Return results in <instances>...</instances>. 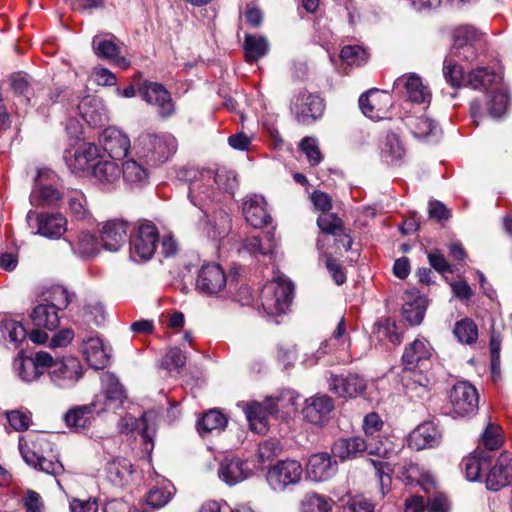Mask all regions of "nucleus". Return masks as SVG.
Segmentation results:
<instances>
[{
    "mask_svg": "<svg viewBox=\"0 0 512 512\" xmlns=\"http://www.w3.org/2000/svg\"><path fill=\"white\" fill-rule=\"evenodd\" d=\"M103 149L113 159L124 158L130 149V139L116 127L106 128L99 137Z\"/></svg>",
    "mask_w": 512,
    "mask_h": 512,
    "instance_id": "24",
    "label": "nucleus"
},
{
    "mask_svg": "<svg viewBox=\"0 0 512 512\" xmlns=\"http://www.w3.org/2000/svg\"><path fill=\"white\" fill-rule=\"evenodd\" d=\"M441 440V433L433 422L420 424L409 436V447L423 450L437 446Z\"/></svg>",
    "mask_w": 512,
    "mask_h": 512,
    "instance_id": "28",
    "label": "nucleus"
},
{
    "mask_svg": "<svg viewBox=\"0 0 512 512\" xmlns=\"http://www.w3.org/2000/svg\"><path fill=\"white\" fill-rule=\"evenodd\" d=\"M92 174L101 185L111 187L120 180L121 169L114 161H97L93 166Z\"/></svg>",
    "mask_w": 512,
    "mask_h": 512,
    "instance_id": "40",
    "label": "nucleus"
},
{
    "mask_svg": "<svg viewBox=\"0 0 512 512\" xmlns=\"http://www.w3.org/2000/svg\"><path fill=\"white\" fill-rule=\"evenodd\" d=\"M265 478L272 491L283 493L302 481L303 467L294 459L278 460L268 467Z\"/></svg>",
    "mask_w": 512,
    "mask_h": 512,
    "instance_id": "3",
    "label": "nucleus"
},
{
    "mask_svg": "<svg viewBox=\"0 0 512 512\" xmlns=\"http://www.w3.org/2000/svg\"><path fill=\"white\" fill-rule=\"evenodd\" d=\"M433 348L426 339H415L406 346L403 355V365H414L428 368Z\"/></svg>",
    "mask_w": 512,
    "mask_h": 512,
    "instance_id": "31",
    "label": "nucleus"
},
{
    "mask_svg": "<svg viewBox=\"0 0 512 512\" xmlns=\"http://www.w3.org/2000/svg\"><path fill=\"white\" fill-rule=\"evenodd\" d=\"M0 332L4 339H8L17 348L26 339L27 332L20 321L4 316L0 320Z\"/></svg>",
    "mask_w": 512,
    "mask_h": 512,
    "instance_id": "44",
    "label": "nucleus"
},
{
    "mask_svg": "<svg viewBox=\"0 0 512 512\" xmlns=\"http://www.w3.org/2000/svg\"><path fill=\"white\" fill-rule=\"evenodd\" d=\"M266 201L260 195L250 196L243 203V213L246 221L255 228L266 225L271 217L266 208Z\"/></svg>",
    "mask_w": 512,
    "mask_h": 512,
    "instance_id": "32",
    "label": "nucleus"
},
{
    "mask_svg": "<svg viewBox=\"0 0 512 512\" xmlns=\"http://www.w3.org/2000/svg\"><path fill=\"white\" fill-rule=\"evenodd\" d=\"M383 427V421L377 413H369L365 416L363 421V429L367 439L372 440L373 443H377L378 440L386 441L387 446L391 449L390 444L386 438L380 437L379 435L374 436Z\"/></svg>",
    "mask_w": 512,
    "mask_h": 512,
    "instance_id": "59",
    "label": "nucleus"
},
{
    "mask_svg": "<svg viewBox=\"0 0 512 512\" xmlns=\"http://www.w3.org/2000/svg\"><path fill=\"white\" fill-rule=\"evenodd\" d=\"M99 232L103 248L118 251L126 243L128 222L123 219L108 220L102 224Z\"/></svg>",
    "mask_w": 512,
    "mask_h": 512,
    "instance_id": "16",
    "label": "nucleus"
},
{
    "mask_svg": "<svg viewBox=\"0 0 512 512\" xmlns=\"http://www.w3.org/2000/svg\"><path fill=\"white\" fill-rule=\"evenodd\" d=\"M453 333L458 341L462 344H473L478 339V327L469 318L456 322Z\"/></svg>",
    "mask_w": 512,
    "mask_h": 512,
    "instance_id": "54",
    "label": "nucleus"
},
{
    "mask_svg": "<svg viewBox=\"0 0 512 512\" xmlns=\"http://www.w3.org/2000/svg\"><path fill=\"white\" fill-rule=\"evenodd\" d=\"M351 348V339L349 332L347 330V325L344 317H341L339 322L337 323L336 328L332 332V335L329 339L322 342L321 346L317 351V358L314 361H311L309 364L314 365L318 362L319 358H321L324 354L338 351L341 353V361L348 363L352 360L350 354Z\"/></svg>",
    "mask_w": 512,
    "mask_h": 512,
    "instance_id": "11",
    "label": "nucleus"
},
{
    "mask_svg": "<svg viewBox=\"0 0 512 512\" xmlns=\"http://www.w3.org/2000/svg\"><path fill=\"white\" fill-rule=\"evenodd\" d=\"M402 316L412 326L420 325L427 309V299L417 290L406 291L403 297Z\"/></svg>",
    "mask_w": 512,
    "mask_h": 512,
    "instance_id": "25",
    "label": "nucleus"
},
{
    "mask_svg": "<svg viewBox=\"0 0 512 512\" xmlns=\"http://www.w3.org/2000/svg\"><path fill=\"white\" fill-rule=\"evenodd\" d=\"M340 57L343 62L350 66H360L367 62L368 53L362 46L347 45L342 48Z\"/></svg>",
    "mask_w": 512,
    "mask_h": 512,
    "instance_id": "57",
    "label": "nucleus"
},
{
    "mask_svg": "<svg viewBox=\"0 0 512 512\" xmlns=\"http://www.w3.org/2000/svg\"><path fill=\"white\" fill-rule=\"evenodd\" d=\"M382 155L387 162L396 163L405 156V148L399 136L395 133H388L382 148Z\"/></svg>",
    "mask_w": 512,
    "mask_h": 512,
    "instance_id": "52",
    "label": "nucleus"
},
{
    "mask_svg": "<svg viewBox=\"0 0 512 512\" xmlns=\"http://www.w3.org/2000/svg\"><path fill=\"white\" fill-rule=\"evenodd\" d=\"M5 415L9 425L14 431H25L32 423L31 413L29 411L12 410L5 412Z\"/></svg>",
    "mask_w": 512,
    "mask_h": 512,
    "instance_id": "62",
    "label": "nucleus"
},
{
    "mask_svg": "<svg viewBox=\"0 0 512 512\" xmlns=\"http://www.w3.org/2000/svg\"><path fill=\"white\" fill-rule=\"evenodd\" d=\"M33 325L50 331L55 330L60 324L59 312L48 303L35 306L30 314Z\"/></svg>",
    "mask_w": 512,
    "mask_h": 512,
    "instance_id": "38",
    "label": "nucleus"
},
{
    "mask_svg": "<svg viewBox=\"0 0 512 512\" xmlns=\"http://www.w3.org/2000/svg\"><path fill=\"white\" fill-rule=\"evenodd\" d=\"M68 206L77 219H85L89 215L86 197L80 191L71 192L68 198Z\"/></svg>",
    "mask_w": 512,
    "mask_h": 512,
    "instance_id": "64",
    "label": "nucleus"
},
{
    "mask_svg": "<svg viewBox=\"0 0 512 512\" xmlns=\"http://www.w3.org/2000/svg\"><path fill=\"white\" fill-rule=\"evenodd\" d=\"M126 398L125 390L118 380L110 377L108 379L107 388L103 395L105 401L104 407L100 408L104 410H115L121 406L123 400Z\"/></svg>",
    "mask_w": 512,
    "mask_h": 512,
    "instance_id": "46",
    "label": "nucleus"
},
{
    "mask_svg": "<svg viewBox=\"0 0 512 512\" xmlns=\"http://www.w3.org/2000/svg\"><path fill=\"white\" fill-rule=\"evenodd\" d=\"M443 75L447 83L453 88L460 87L464 82L462 67L451 59H445L443 64Z\"/></svg>",
    "mask_w": 512,
    "mask_h": 512,
    "instance_id": "61",
    "label": "nucleus"
},
{
    "mask_svg": "<svg viewBox=\"0 0 512 512\" xmlns=\"http://www.w3.org/2000/svg\"><path fill=\"white\" fill-rule=\"evenodd\" d=\"M9 87L13 95L25 106L32 105L34 88L32 78L24 72H15L9 76Z\"/></svg>",
    "mask_w": 512,
    "mask_h": 512,
    "instance_id": "37",
    "label": "nucleus"
},
{
    "mask_svg": "<svg viewBox=\"0 0 512 512\" xmlns=\"http://www.w3.org/2000/svg\"><path fill=\"white\" fill-rule=\"evenodd\" d=\"M136 155L151 166H157L170 159L177 150V140L169 133L141 134L135 144Z\"/></svg>",
    "mask_w": 512,
    "mask_h": 512,
    "instance_id": "1",
    "label": "nucleus"
},
{
    "mask_svg": "<svg viewBox=\"0 0 512 512\" xmlns=\"http://www.w3.org/2000/svg\"><path fill=\"white\" fill-rule=\"evenodd\" d=\"M251 474L247 463L238 457H226L219 466V478L229 486L236 485Z\"/></svg>",
    "mask_w": 512,
    "mask_h": 512,
    "instance_id": "26",
    "label": "nucleus"
},
{
    "mask_svg": "<svg viewBox=\"0 0 512 512\" xmlns=\"http://www.w3.org/2000/svg\"><path fill=\"white\" fill-rule=\"evenodd\" d=\"M234 276L228 281L222 267L216 263L203 264L197 274L196 288L202 293L215 295L227 285L232 290Z\"/></svg>",
    "mask_w": 512,
    "mask_h": 512,
    "instance_id": "9",
    "label": "nucleus"
},
{
    "mask_svg": "<svg viewBox=\"0 0 512 512\" xmlns=\"http://www.w3.org/2000/svg\"><path fill=\"white\" fill-rule=\"evenodd\" d=\"M403 386L410 391L418 389L426 390L432 384V377L428 373V368L414 365H404L400 374Z\"/></svg>",
    "mask_w": 512,
    "mask_h": 512,
    "instance_id": "35",
    "label": "nucleus"
},
{
    "mask_svg": "<svg viewBox=\"0 0 512 512\" xmlns=\"http://www.w3.org/2000/svg\"><path fill=\"white\" fill-rule=\"evenodd\" d=\"M293 290V284L283 277H277L268 282L260 294L264 311L268 315L285 313L292 302Z\"/></svg>",
    "mask_w": 512,
    "mask_h": 512,
    "instance_id": "4",
    "label": "nucleus"
},
{
    "mask_svg": "<svg viewBox=\"0 0 512 512\" xmlns=\"http://www.w3.org/2000/svg\"><path fill=\"white\" fill-rule=\"evenodd\" d=\"M159 242V233L157 227L149 222L144 221L138 224L130 238L131 257L140 260L150 259Z\"/></svg>",
    "mask_w": 512,
    "mask_h": 512,
    "instance_id": "6",
    "label": "nucleus"
},
{
    "mask_svg": "<svg viewBox=\"0 0 512 512\" xmlns=\"http://www.w3.org/2000/svg\"><path fill=\"white\" fill-rule=\"evenodd\" d=\"M272 399L274 413H282L290 415L298 410L300 403V396L297 392L291 389L280 391L277 395L269 397Z\"/></svg>",
    "mask_w": 512,
    "mask_h": 512,
    "instance_id": "41",
    "label": "nucleus"
},
{
    "mask_svg": "<svg viewBox=\"0 0 512 512\" xmlns=\"http://www.w3.org/2000/svg\"><path fill=\"white\" fill-rule=\"evenodd\" d=\"M290 111L297 122L311 124L322 116L324 103L318 95L301 90L292 98Z\"/></svg>",
    "mask_w": 512,
    "mask_h": 512,
    "instance_id": "7",
    "label": "nucleus"
},
{
    "mask_svg": "<svg viewBox=\"0 0 512 512\" xmlns=\"http://www.w3.org/2000/svg\"><path fill=\"white\" fill-rule=\"evenodd\" d=\"M154 419V411H146L139 418H135L132 415H126L120 422V430L124 433L138 431L147 441L150 439L148 434L149 422Z\"/></svg>",
    "mask_w": 512,
    "mask_h": 512,
    "instance_id": "42",
    "label": "nucleus"
},
{
    "mask_svg": "<svg viewBox=\"0 0 512 512\" xmlns=\"http://www.w3.org/2000/svg\"><path fill=\"white\" fill-rule=\"evenodd\" d=\"M19 451L23 460L34 469L42 471L46 474L58 476L63 473L64 466L56 458H47L43 455L38 454L35 450H32L24 442V438H19Z\"/></svg>",
    "mask_w": 512,
    "mask_h": 512,
    "instance_id": "20",
    "label": "nucleus"
},
{
    "mask_svg": "<svg viewBox=\"0 0 512 512\" xmlns=\"http://www.w3.org/2000/svg\"><path fill=\"white\" fill-rule=\"evenodd\" d=\"M394 88L405 89L408 98L415 103H425L430 99V92L416 74L403 75L394 82Z\"/></svg>",
    "mask_w": 512,
    "mask_h": 512,
    "instance_id": "33",
    "label": "nucleus"
},
{
    "mask_svg": "<svg viewBox=\"0 0 512 512\" xmlns=\"http://www.w3.org/2000/svg\"><path fill=\"white\" fill-rule=\"evenodd\" d=\"M326 239L319 238L317 240V249L325 257L326 267L328 271L331 273L335 283L337 285H342L346 281V275L343 272L341 265L334 259L330 254L327 253L326 249Z\"/></svg>",
    "mask_w": 512,
    "mask_h": 512,
    "instance_id": "56",
    "label": "nucleus"
},
{
    "mask_svg": "<svg viewBox=\"0 0 512 512\" xmlns=\"http://www.w3.org/2000/svg\"><path fill=\"white\" fill-rule=\"evenodd\" d=\"M333 409L334 402L331 397L326 394H317L306 400L303 415L311 424L323 425L328 421Z\"/></svg>",
    "mask_w": 512,
    "mask_h": 512,
    "instance_id": "23",
    "label": "nucleus"
},
{
    "mask_svg": "<svg viewBox=\"0 0 512 512\" xmlns=\"http://www.w3.org/2000/svg\"><path fill=\"white\" fill-rule=\"evenodd\" d=\"M213 183H215L219 189L230 194H233L238 186L236 173L225 168L218 169L216 173L213 174Z\"/></svg>",
    "mask_w": 512,
    "mask_h": 512,
    "instance_id": "60",
    "label": "nucleus"
},
{
    "mask_svg": "<svg viewBox=\"0 0 512 512\" xmlns=\"http://www.w3.org/2000/svg\"><path fill=\"white\" fill-rule=\"evenodd\" d=\"M461 465L467 480L478 481L483 472L491 466V454L478 447L470 455L463 458Z\"/></svg>",
    "mask_w": 512,
    "mask_h": 512,
    "instance_id": "30",
    "label": "nucleus"
},
{
    "mask_svg": "<svg viewBox=\"0 0 512 512\" xmlns=\"http://www.w3.org/2000/svg\"><path fill=\"white\" fill-rule=\"evenodd\" d=\"M51 363L52 355L46 351H39L33 357H23L19 353L13 366L23 381L32 382L37 380Z\"/></svg>",
    "mask_w": 512,
    "mask_h": 512,
    "instance_id": "13",
    "label": "nucleus"
},
{
    "mask_svg": "<svg viewBox=\"0 0 512 512\" xmlns=\"http://www.w3.org/2000/svg\"><path fill=\"white\" fill-rule=\"evenodd\" d=\"M94 53L103 59L114 61L122 67H127L128 62L124 57L119 56V47L113 40V36L96 35L92 40Z\"/></svg>",
    "mask_w": 512,
    "mask_h": 512,
    "instance_id": "36",
    "label": "nucleus"
},
{
    "mask_svg": "<svg viewBox=\"0 0 512 512\" xmlns=\"http://www.w3.org/2000/svg\"><path fill=\"white\" fill-rule=\"evenodd\" d=\"M51 382L58 388H73L83 377L84 368L80 360L74 356L55 359L47 367Z\"/></svg>",
    "mask_w": 512,
    "mask_h": 512,
    "instance_id": "5",
    "label": "nucleus"
},
{
    "mask_svg": "<svg viewBox=\"0 0 512 512\" xmlns=\"http://www.w3.org/2000/svg\"><path fill=\"white\" fill-rule=\"evenodd\" d=\"M227 424V418L219 410L212 409L206 412L197 423L198 432L203 435L214 430H222Z\"/></svg>",
    "mask_w": 512,
    "mask_h": 512,
    "instance_id": "51",
    "label": "nucleus"
},
{
    "mask_svg": "<svg viewBox=\"0 0 512 512\" xmlns=\"http://www.w3.org/2000/svg\"><path fill=\"white\" fill-rule=\"evenodd\" d=\"M498 76L495 72L488 70L485 67H478L468 74L467 84L473 89H488Z\"/></svg>",
    "mask_w": 512,
    "mask_h": 512,
    "instance_id": "55",
    "label": "nucleus"
},
{
    "mask_svg": "<svg viewBox=\"0 0 512 512\" xmlns=\"http://www.w3.org/2000/svg\"><path fill=\"white\" fill-rule=\"evenodd\" d=\"M365 452L369 455L386 458L390 453V448L386 441L380 439L377 443H373L372 440L363 439L360 436L338 439L332 446L333 455L342 461L357 458Z\"/></svg>",
    "mask_w": 512,
    "mask_h": 512,
    "instance_id": "2",
    "label": "nucleus"
},
{
    "mask_svg": "<svg viewBox=\"0 0 512 512\" xmlns=\"http://www.w3.org/2000/svg\"><path fill=\"white\" fill-rule=\"evenodd\" d=\"M327 383L329 391L343 399L356 398L362 395L367 388L366 380L357 373L347 375L331 373Z\"/></svg>",
    "mask_w": 512,
    "mask_h": 512,
    "instance_id": "12",
    "label": "nucleus"
},
{
    "mask_svg": "<svg viewBox=\"0 0 512 512\" xmlns=\"http://www.w3.org/2000/svg\"><path fill=\"white\" fill-rule=\"evenodd\" d=\"M337 462L327 452L312 454L306 464L307 477L314 482H324L337 472Z\"/></svg>",
    "mask_w": 512,
    "mask_h": 512,
    "instance_id": "19",
    "label": "nucleus"
},
{
    "mask_svg": "<svg viewBox=\"0 0 512 512\" xmlns=\"http://www.w3.org/2000/svg\"><path fill=\"white\" fill-rule=\"evenodd\" d=\"M120 169L123 180L130 186H142L148 181V170L133 159L125 161Z\"/></svg>",
    "mask_w": 512,
    "mask_h": 512,
    "instance_id": "43",
    "label": "nucleus"
},
{
    "mask_svg": "<svg viewBox=\"0 0 512 512\" xmlns=\"http://www.w3.org/2000/svg\"><path fill=\"white\" fill-rule=\"evenodd\" d=\"M244 49L246 61L253 63L268 53L269 43L263 36L246 35Z\"/></svg>",
    "mask_w": 512,
    "mask_h": 512,
    "instance_id": "45",
    "label": "nucleus"
},
{
    "mask_svg": "<svg viewBox=\"0 0 512 512\" xmlns=\"http://www.w3.org/2000/svg\"><path fill=\"white\" fill-rule=\"evenodd\" d=\"M333 501L316 492L305 495L301 508L302 512H332Z\"/></svg>",
    "mask_w": 512,
    "mask_h": 512,
    "instance_id": "53",
    "label": "nucleus"
},
{
    "mask_svg": "<svg viewBox=\"0 0 512 512\" xmlns=\"http://www.w3.org/2000/svg\"><path fill=\"white\" fill-rule=\"evenodd\" d=\"M450 403L454 415L465 417L478 410L479 396L476 388L466 381L456 383L450 391Z\"/></svg>",
    "mask_w": 512,
    "mask_h": 512,
    "instance_id": "10",
    "label": "nucleus"
},
{
    "mask_svg": "<svg viewBox=\"0 0 512 512\" xmlns=\"http://www.w3.org/2000/svg\"><path fill=\"white\" fill-rule=\"evenodd\" d=\"M175 493L174 486L167 482L162 487H155L148 491L146 495V505L152 509H159L165 506Z\"/></svg>",
    "mask_w": 512,
    "mask_h": 512,
    "instance_id": "50",
    "label": "nucleus"
},
{
    "mask_svg": "<svg viewBox=\"0 0 512 512\" xmlns=\"http://www.w3.org/2000/svg\"><path fill=\"white\" fill-rule=\"evenodd\" d=\"M71 247L75 254L83 258L93 257L100 251L97 238L87 231L80 232L76 244H71Z\"/></svg>",
    "mask_w": 512,
    "mask_h": 512,
    "instance_id": "48",
    "label": "nucleus"
},
{
    "mask_svg": "<svg viewBox=\"0 0 512 512\" xmlns=\"http://www.w3.org/2000/svg\"><path fill=\"white\" fill-rule=\"evenodd\" d=\"M480 443L488 452L500 448L503 444L500 426L489 423L482 433Z\"/></svg>",
    "mask_w": 512,
    "mask_h": 512,
    "instance_id": "58",
    "label": "nucleus"
},
{
    "mask_svg": "<svg viewBox=\"0 0 512 512\" xmlns=\"http://www.w3.org/2000/svg\"><path fill=\"white\" fill-rule=\"evenodd\" d=\"M508 95L504 91L494 92L487 103L489 115L493 118H500L507 110Z\"/></svg>",
    "mask_w": 512,
    "mask_h": 512,
    "instance_id": "63",
    "label": "nucleus"
},
{
    "mask_svg": "<svg viewBox=\"0 0 512 512\" xmlns=\"http://www.w3.org/2000/svg\"><path fill=\"white\" fill-rule=\"evenodd\" d=\"M60 200V192L52 186H36L30 194V202L35 206H55Z\"/></svg>",
    "mask_w": 512,
    "mask_h": 512,
    "instance_id": "49",
    "label": "nucleus"
},
{
    "mask_svg": "<svg viewBox=\"0 0 512 512\" xmlns=\"http://www.w3.org/2000/svg\"><path fill=\"white\" fill-rule=\"evenodd\" d=\"M406 126L410 129L415 138L430 139L436 138L440 133L438 124L422 115V116H409L405 120Z\"/></svg>",
    "mask_w": 512,
    "mask_h": 512,
    "instance_id": "39",
    "label": "nucleus"
},
{
    "mask_svg": "<svg viewBox=\"0 0 512 512\" xmlns=\"http://www.w3.org/2000/svg\"><path fill=\"white\" fill-rule=\"evenodd\" d=\"M213 173L206 171L200 174L199 179H195L189 187V198L191 202L204 211V206L214 199L212 188Z\"/></svg>",
    "mask_w": 512,
    "mask_h": 512,
    "instance_id": "29",
    "label": "nucleus"
},
{
    "mask_svg": "<svg viewBox=\"0 0 512 512\" xmlns=\"http://www.w3.org/2000/svg\"><path fill=\"white\" fill-rule=\"evenodd\" d=\"M391 103L390 94L378 89H371L359 98V107L362 113L372 120L385 118Z\"/></svg>",
    "mask_w": 512,
    "mask_h": 512,
    "instance_id": "14",
    "label": "nucleus"
},
{
    "mask_svg": "<svg viewBox=\"0 0 512 512\" xmlns=\"http://www.w3.org/2000/svg\"><path fill=\"white\" fill-rule=\"evenodd\" d=\"M246 418L253 431L263 434L267 431V419L275 414L272 399L269 397L263 402H252L244 409Z\"/></svg>",
    "mask_w": 512,
    "mask_h": 512,
    "instance_id": "27",
    "label": "nucleus"
},
{
    "mask_svg": "<svg viewBox=\"0 0 512 512\" xmlns=\"http://www.w3.org/2000/svg\"><path fill=\"white\" fill-rule=\"evenodd\" d=\"M26 221L32 233L46 238H60L67 230V220L59 213L39 214L30 210Z\"/></svg>",
    "mask_w": 512,
    "mask_h": 512,
    "instance_id": "8",
    "label": "nucleus"
},
{
    "mask_svg": "<svg viewBox=\"0 0 512 512\" xmlns=\"http://www.w3.org/2000/svg\"><path fill=\"white\" fill-rule=\"evenodd\" d=\"M80 116L92 127H101L109 121V113L102 99L87 95L78 104Z\"/></svg>",
    "mask_w": 512,
    "mask_h": 512,
    "instance_id": "22",
    "label": "nucleus"
},
{
    "mask_svg": "<svg viewBox=\"0 0 512 512\" xmlns=\"http://www.w3.org/2000/svg\"><path fill=\"white\" fill-rule=\"evenodd\" d=\"M99 399L85 404L70 408L63 416L67 427L75 432H82L90 427L96 414L101 412L98 407Z\"/></svg>",
    "mask_w": 512,
    "mask_h": 512,
    "instance_id": "18",
    "label": "nucleus"
},
{
    "mask_svg": "<svg viewBox=\"0 0 512 512\" xmlns=\"http://www.w3.org/2000/svg\"><path fill=\"white\" fill-rule=\"evenodd\" d=\"M98 147L93 143H83L74 153L66 152L64 159L73 173L85 172L90 169L97 162Z\"/></svg>",
    "mask_w": 512,
    "mask_h": 512,
    "instance_id": "21",
    "label": "nucleus"
},
{
    "mask_svg": "<svg viewBox=\"0 0 512 512\" xmlns=\"http://www.w3.org/2000/svg\"><path fill=\"white\" fill-rule=\"evenodd\" d=\"M82 352L86 361L94 369L106 367L109 357L102 340L97 335H90L82 339Z\"/></svg>",
    "mask_w": 512,
    "mask_h": 512,
    "instance_id": "34",
    "label": "nucleus"
},
{
    "mask_svg": "<svg viewBox=\"0 0 512 512\" xmlns=\"http://www.w3.org/2000/svg\"><path fill=\"white\" fill-rule=\"evenodd\" d=\"M482 40V33L473 26H460L454 31L453 50L465 48L469 45H481Z\"/></svg>",
    "mask_w": 512,
    "mask_h": 512,
    "instance_id": "47",
    "label": "nucleus"
},
{
    "mask_svg": "<svg viewBox=\"0 0 512 512\" xmlns=\"http://www.w3.org/2000/svg\"><path fill=\"white\" fill-rule=\"evenodd\" d=\"M486 476V487L498 491L508 486L512 481V454L505 451L500 454L495 464L489 467Z\"/></svg>",
    "mask_w": 512,
    "mask_h": 512,
    "instance_id": "15",
    "label": "nucleus"
},
{
    "mask_svg": "<svg viewBox=\"0 0 512 512\" xmlns=\"http://www.w3.org/2000/svg\"><path fill=\"white\" fill-rule=\"evenodd\" d=\"M140 92L147 103L158 107V112L162 117H169L175 112L171 95L162 84L145 82Z\"/></svg>",
    "mask_w": 512,
    "mask_h": 512,
    "instance_id": "17",
    "label": "nucleus"
}]
</instances>
